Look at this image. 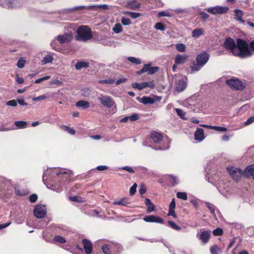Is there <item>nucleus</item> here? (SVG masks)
Returning <instances> with one entry per match:
<instances>
[{
  "mask_svg": "<svg viewBox=\"0 0 254 254\" xmlns=\"http://www.w3.org/2000/svg\"><path fill=\"white\" fill-rule=\"evenodd\" d=\"M254 122V117L249 118L244 123L245 126H248Z\"/></svg>",
  "mask_w": 254,
  "mask_h": 254,
  "instance_id": "51",
  "label": "nucleus"
},
{
  "mask_svg": "<svg viewBox=\"0 0 254 254\" xmlns=\"http://www.w3.org/2000/svg\"><path fill=\"white\" fill-rule=\"evenodd\" d=\"M122 23L123 25H129L131 22L129 19L125 17H123L122 19Z\"/></svg>",
  "mask_w": 254,
  "mask_h": 254,
  "instance_id": "50",
  "label": "nucleus"
},
{
  "mask_svg": "<svg viewBox=\"0 0 254 254\" xmlns=\"http://www.w3.org/2000/svg\"><path fill=\"white\" fill-rule=\"evenodd\" d=\"M243 40L238 39L237 41V45L233 39L230 38H227L224 42V46L226 48L231 50L233 55L238 56L241 58L242 49L239 45V41Z\"/></svg>",
  "mask_w": 254,
  "mask_h": 254,
  "instance_id": "1",
  "label": "nucleus"
},
{
  "mask_svg": "<svg viewBox=\"0 0 254 254\" xmlns=\"http://www.w3.org/2000/svg\"><path fill=\"white\" fill-rule=\"evenodd\" d=\"M223 234V230L221 228H217L213 230V234L214 236H220Z\"/></svg>",
  "mask_w": 254,
  "mask_h": 254,
  "instance_id": "39",
  "label": "nucleus"
},
{
  "mask_svg": "<svg viewBox=\"0 0 254 254\" xmlns=\"http://www.w3.org/2000/svg\"><path fill=\"white\" fill-rule=\"evenodd\" d=\"M159 70L158 66L150 67L148 71L149 74H152L157 72Z\"/></svg>",
  "mask_w": 254,
  "mask_h": 254,
  "instance_id": "41",
  "label": "nucleus"
},
{
  "mask_svg": "<svg viewBox=\"0 0 254 254\" xmlns=\"http://www.w3.org/2000/svg\"><path fill=\"white\" fill-rule=\"evenodd\" d=\"M102 251H103V252L105 254H110V251L109 250L108 246H107V245H105L102 247Z\"/></svg>",
  "mask_w": 254,
  "mask_h": 254,
  "instance_id": "55",
  "label": "nucleus"
},
{
  "mask_svg": "<svg viewBox=\"0 0 254 254\" xmlns=\"http://www.w3.org/2000/svg\"><path fill=\"white\" fill-rule=\"evenodd\" d=\"M210 252L211 254H219L221 251L216 245H214L211 248Z\"/></svg>",
  "mask_w": 254,
  "mask_h": 254,
  "instance_id": "29",
  "label": "nucleus"
},
{
  "mask_svg": "<svg viewBox=\"0 0 254 254\" xmlns=\"http://www.w3.org/2000/svg\"><path fill=\"white\" fill-rule=\"evenodd\" d=\"M54 240L55 241L60 242L61 243H64L65 242V239L60 236H56L54 238Z\"/></svg>",
  "mask_w": 254,
  "mask_h": 254,
  "instance_id": "44",
  "label": "nucleus"
},
{
  "mask_svg": "<svg viewBox=\"0 0 254 254\" xmlns=\"http://www.w3.org/2000/svg\"><path fill=\"white\" fill-rule=\"evenodd\" d=\"M168 223L169 224V225L173 229L176 230H181V228L178 226L175 223H174V222L173 221H168Z\"/></svg>",
  "mask_w": 254,
  "mask_h": 254,
  "instance_id": "36",
  "label": "nucleus"
},
{
  "mask_svg": "<svg viewBox=\"0 0 254 254\" xmlns=\"http://www.w3.org/2000/svg\"><path fill=\"white\" fill-rule=\"evenodd\" d=\"M194 138L196 140L202 141L204 138V130L202 128H198L194 133Z\"/></svg>",
  "mask_w": 254,
  "mask_h": 254,
  "instance_id": "13",
  "label": "nucleus"
},
{
  "mask_svg": "<svg viewBox=\"0 0 254 254\" xmlns=\"http://www.w3.org/2000/svg\"><path fill=\"white\" fill-rule=\"evenodd\" d=\"M177 196L179 198L185 200H187L188 199L187 193L184 192H178L177 194Z\"/></svg>",
  "mask_w": 254,
  "mask_h": 254,
  "instance_id": "32",
  "label": "nucleus"
},
{
  "mask_svg": "<svg viewBox=\"0 0 254 254\" xmlns=\"http://www.w3.org/2000/svg\"><path fill=\"white\" fill-rule=\"evenodd\" d=\"M151 64H145L144 65H143V67L142 68V69H143V71L146 72L147 71H149V68H150L151 67Z\"/></svg>",
  "mask_w": 254,
  "mask_h": 254,
  "instance_id": "58",
  "label": "nucleus"
},
{
  "mask_svg": "<svg viewBox=\"0 0 254 254\" xmlns=\"http://www.w3.org/2000/svg\"><path fill=\"white\" fill-rule=\"evenodd\" d=\"M115 82V80L113 79L108 80H101L99 81V83L102 84H112Z\"/></svg>",
  "mask_w": 254,
  "mask_h": 254,
  "instance_id": "46",
  "label": "nucleus"
},
{
  "mask_svg": "<svg viewBox=\"0 0 254 254\" xmlns=\"http://www.w3.org/2000/svg\"><path fill=\"white\" fill-rule=\"evenodd\" d=\"M187 86V83L186 81L182 79L178 81L176 84V89L178 92H181L183 91Z\"/></svg>",
  "mask_w": 254,
  "mask_h": 254,
  "instance_id": "16",
  "label": "nucleus"
},
{
  "mask_svg": "<svg viewBox=\"0 0 254 254\" xmlns=\"http://www.w3.org/2000/svg\"><path fill=\"white\" fill-rule=\"evenodd\" d=\"M226 83L230 88L236 90H242L245 87V84L237 78L227 80Z\"/></svg>",
  "mask_w": 254,
  "mask_h": 254,
  "instance_id": "6",
  "label": "nucleus"
},
{
  "mask_svg": "<svg viewBox=\"0 0 254 254\" xmlns=\"http://www.w3.org/2000/svg\"><path fill=\"white\" fill-rule=\"evenodd\" d=\"M143 220L146 222H155L162 224L164 222L163 219L158 216L149 215L143 218Z\"/></svg>",
  "mask_w": 254,
  "mask_h": 254,
  "instance_id": "11",
  "label": "nucleus"
},
{
  "mask_svg": "<svg viewBox=\"0 0 254 254\" xmlns=\"http://www.w3.org/2000/svg\"><path fill=\"white\" fill-rule=\"evenodd\" d=\"M209 55L206 53H202L197 56L196 62L199 65L203 66L208 61Z\"/></svg>",
  "mask_w": 254,
  "mask_h": 254,
  "instance_id": "10",
  "label": "nucleus"
},
{
  "mask_svg": "<svg viewBox=\"0 0 254 254\" xmlns=\"http://www.w3.org/2000/svg\"><path fill=\"white\" fill-rule=\"evenodd\" d=\"M72 34L65 33L63 35H58L56 38V40L60 43L63 44L69 42L72 40Z\"/></svg>",
  "mask_w": 254,
  "mask_h": 254,
  "instance_id": "9",
  "label": "nucleus"
},
{
  "mask_svg": "<svg viewBox=\"0 0 254 254\" xmlns=\"http://www.w3.org/2000/svg\"><path fill=\"white\" fill-rule=\"evenodd\" d=\"M244 174L246 177H252L254 180V164L248 166L244 171Z\"/></svg>",
  "mask_w": 254,
  "mask_h": 254,
  "instance_id": "12",
  "label": "nucleus"
},
{
  "mask_svg": "<svg viewBox=\"0 0 254 254\" xmlns=\"http://www.w3.org/2000/svg\"><path fill=\"white\" fill-rule=\"evenodd\" d=\"M137 187L136 184L134 183L130 189V195H133Z\"/></svg>",
  "mask_w": 254,
  "mask_h": 254,
  "instance_id": "52",
  "label": "nucleus"
},
{
  "mask_svg": "<svg viewBox=\"0 0 254 254\" xmlns=\"http://www.w3.org/2000/svg\"><path fill=\"white\" fill-rule=\"evenodd\" d=\"M76 105L78 107H81L83 109H86V108H88L89 107L90 104L87 101L81 100V101H78L76 103Z\"/></svg>",
  "mask_w": 254,
  "mask_h": 254,
  "instance_id": "22",
  "label": "nucleus"
},
{
  "mask_svg": "<svg viewBox=\"0 0 254 254\" xmlns=\"http://www.w3.org/2000/svg\"><path fill=\"white\" fill-rule=\"evenodd\" d=\"M37 195L36 194H33L30 196L29 199L30 202H34L37 199Z\"/></svg>",
  "mask_w": 254,
  "mask_h": 254,
  "instance_id": "56",
  "label": "nucleus"
},
{
  "mask_svg": "<svg viewBox=\"0 0 254 254\" xmlns=\"http://www.w3.org/2000/svg\"><path fill=\"white\" fill-rule=\"evenodd\" d=\"M176 111L179 116L182 119H185V112L180 109H176Z\"/></svg>",
  "mask_w": 254,
  "mask_h": 254,
  "instance_id": "38",
  "label": "nucleus"
},
{
  "mask_svg": "<svg viewBox=\"0 0 254 254\" xmlns=\"http://www.w3.org/2000/svg\"><path fill=\"white\" fill-rule=\"evenodd\" d=\"M150 137L154 142H158L163 139L162 135L160 133L155 131L152 132L151 133Z\"/></svg>",
  "mask_w": 254,
  "mask_h": 254,
  "instance_id": "18",
  "label": "nucleus"
},
{
  "mask_svg": "<svg viewBox=\"0 0 254 254\" xmlns=\"http://www.w3.org/2000/svg\"><path fill=\"white\" fill-rule=\"evenodd\" d=\"M15 125L19 128H24L27 126V122L24 121H16L14 123Z\"/></svg>",
  "mask_w": 254,
  "mask_h": 254,
  "instance_id": "27",
  "label": "nucleus"
},
{
  "mask_svg": "<svg viewBox=\"0 0 254 254\" xmlns=\"http://www.w3.org/2000/svg\"><path fill=\"white\" fill-rule=\"evenodd\" d=\"M76 39L77 41L86 42L92 37L90 29L85 25L80 26L76 31Z\"/></svg>",
  "mask_w": 254,
  "mask_h": 254,
  "instance_id": "2",
  "label": "nucleus"
},
{
  "mask_svg": "<svg viewBox=\"0 0 254 254\" xmlns=\"http://www.w3.org/2000/svg\"><path fill=\"white\" fill-rule=\"evenodd\" d=\"M200 15L201 17L204 20L208 18L209 17L208 14H207L206 13H205L204 12H201L200 13Z\"/></svg>",
  "mask_w": 254,
  "mask_h": 254,
  "instance_id": "63",
  "label": "nucleus"
},
{
  "mask_svg": "<svg viewBox=\"0 0 254 254\" xmlns=\"http://www.w3.org/2000/svg\"><path fill=\"white\" fill-rule=\"evenodd\" d=\"M83 244L85 253L87 254H90L91 253L92 250V246L91 243L89 241L86 239H83Z\"/></svg>",
  "mask_w": 254,
  "mask_h": 254,
  "instance_id": "14",
  "label": "nucleus"
},
{
  "mask_svg": "<svg viewBox=\"0 0 254 254\" xmlns=\"http://www.w3.org/2000/svg\"><path fill=\"white\" fill-rule=\"evenodd\" d=\"M6 105L12 107H16L17 105V101L11 100L6 102Z\"/></svg>",
  "mask_w": 254,
  "mask_h": 254,
  "instance_id": "45",
  "label": "nucleus"
},
{
  "mask_svg": "<svg viewBox=\"0 0 254 254\" xmlns=\"http://www.w3.org/2000/svg\"><path fill=\"white\" fill-rule=\"evenodd\" d=\"M50 76H44L43 77H42V78H40L36 79L35 81V83H36V84H38V83H41V82H42V81H43L44 80H48V79H50Z\"/></svg>",
  "mask_w": 254,
  "mask_h": 254,
  "instance_id": "43",
  "label": "nucleus"
},
{
  "mask_svg": "<svg viewBox=\"0 0 254 254\" xmlns=\"http://www.w3.org/2000/svg\"><path fill=\"white\" fill-rule=\"evenodd\" d=\"M98 99L103 106L109 108H112V112L113 113L116 112L117 105L111 97L101 94L98 97Z\"/></svg>",
  "mask_w": 254,
  "mask_h": 254,
  "instance_id": "4",
  "label": "nucleus"
},
{
  "mask_svg": "<svg viewBox=\"0 0 254 254\" xmlns=\"http://www.w3.org/2000/svg\"><path fill=\"white\" fill-rule=\"evenodd\" d=\"M138 119V116H137V114H133V115H131L129 117V119H130V120L131 121H136Z\"/></svg>",
  "mask_w": 254,
  "mask_h": 254,
  "instance_id": "60",
  "label": "nucleus"
},
{
  "mask_svg": "<svg viewBox=\"0 0 254 254\" xmlns=\"http://www.w3.org/2000/svg\"><path fill=\"white\" fill-rule=\"evenodd\" d=\"M145 204L147 207V211L148 212H152L154 210L155 205L151 202L149 199L146 198L145 199Z\"/></svg>",
  "mask_w": 254,
  "mask_h": 254,
  "instance_id": "21",
  "label": "nucleus"
},
{
  "mask_svg": "<svg viewBox=\"0 0 254 254\" xmlns=\"http://www.w3.org/2000/svg\"><path fill=\"white\" fill-rule=\"evenodd\" d=\"M188 56L186 55H177L175 58V63L176 64H184L187 59Z\"/></svg>",
  "mask_w": 254,
  "mask_h": 254,
  "instance_id": "17",
  "label": "nucleus"
},
{
  "mask_svg": "<svg viewBox=\"0 0 254 254\" xmlns=\"http://www.w3.org/2000/svg\"><path fill=\"white\" fill-rule=\"evenodd\" d=\"M129 16L133 19H135L140 16V13L136 12H129L127 13Z\"/></svg>",
  "mask_w": 254,
  "mask_h": 254,
  "instance_id": "42",
  "label": "nucleus"
},
{
  "mask_svg": "<svg viewBox=\"0 0 254 254\" xmlns=\"http://www.w3.org/2000/svg\"><path fill=\"white\" fill-rule=\"evenodd\" d=\"M47 98V96L45 95L39 96L37 97H33L32 100L34 101H39L41 100H45Z\"/></svg>",
  "mask_w": 254,
  "mask_h": 254,
  "instance_id": "40",
  "label": "nucleus"
},
{
  "mask_svg": "<svg viewBox=\"0 0 254 254\" xmlns=\"http://www.w3.org/2000/svg\"><path fill=\"white\" fill-rule=\"evenodd\" d=\"M127 60L130 62L135 64H140L141 63V61L139 59H137L134 57H128L127 58Z\"/></svg>",
  "mask_w": 254,
  "mask_h": 254,
  "instance_id": "30",
  "label": "nucleus"
},
{
  "mask_svg": "<svg viewBox=\"0 0 254 254\" xmlns=\"http://www.w3.org/2000/svg\"><path fill=\"white\" fill-rule=\"evenodd\" d=\"M176 49L180 52H183L186 51V47L184 44H178L176 45Z\"/></svg>",
  "mask_w": 254,
  "mask_h": 254,
  "instance_id": "31",
  "label": "nucleus"
},
{
  "mask_svg": "<svg viewBox=\"0 0 254 254\" xmlns=\"http://www.w3.org/2000/svg\"><path fill=\"white\" fill-rule=\"evenodd\" d=\"M155 28L157 30H160L161 31H164L165 30V26L161 23L157 22L155 24Z\"/></svg>",
  "mask_w": 254,
  "mask_h": 254,
  "instance_id": "34",
  "label": "nucleus"
},
{
  "mask_svg": "<svg viewBox=\"0 0 254 254\" xmlns=\"http://www.w3.org/2000/svg\"><path fill=\"white\" fill-rule=\"evenodd\" d=\"M142 89L145 88L147 87L153 88L154 87V85L152 82H142L141 83Z\"/></svg>",
  "mask_w": 254,
  "mask_h": 254,
  "instance_id": "37",
  "label": "nucleus"
},
{
  "mask_svg": "<svg viewBox=\"0 0 254 254\" xmlns=\"http://www.w3.org/2000/svg\"><path fill=\"white\" fill-rule=\"evenodd\" d=\"M175 207H176V203H175V199L173 198L170 204L169 209H175Z\"/></svg>",
  "mask_w": 254,
  "mask_h": 254,
  "instance_id": "61",
  "label": "nucleus"
},
{
  "mask_svg": "<svg viewBox=\"0 0 254 254\" xmlns=\"http://www.w3.org/2000/svg\"><path fill=\"white\" fill-rule=\"evenodd\" d=\"M159 16H167L170 17L171 16V14L169 12L166 11H161L158 13Z\"/></svg>",
  "mask_w": 254,
  "mask_h": 254,
  "instance_id": "54",
  "label": "nucleus"
},
{
  "mask_svg": "<svg viewBox=\"0 0 254 254\" xmlns=\"http://www.w3.org/2000/svg\"><path fill=\"white\" fill-rule=\"evenodd\" d=\"M47 210L45 205H37L34 210V214L38 218H42L46 214Z\"/></svg>",
  "mask_w": 254,
  "mask_h": 254,
  "instance_id": "7",
  "label": "nucleus"
},
{
  "mask_svg": "<svg viewBox=\"0 0 254 254\" xmlns=\"http://www.w3.org/2000/svg\"><path fill=\"white\" fill-rule=\"evenodd\" d=\"M206 204L207 207L210 210V212L212 214H214V212H215V208H214V205L211 204H210V203H208V202H206Z\"/></svg>",
  "mask_w": 254,
  "mask_h": 254,
  "instance_id": "49",
  "label": "nucleus"
},
{
  "mask_svg": "<svg viewBox=\"0 0 254 254\" xmlns=\"http://www.w3.org/2000/svg\"><path fill=\"white\" fill-rule=\"evenodd\" d=\"M69 198L71 201H77V202L81 201V200H80L81 198L77 196H70L69 197Z\"/></svg>",
  "mask_w": 254,
  "mask_h": 254,
  "instance_id": "59",
  "label": "nucleus"
},
{
  "mask_svg": "<svg viewBox=\"0 0 254 254\" xmlns=\"http://www.w3.org/2000/svg\"><path fill=\"white\" fill-rule=\"evenodd\" d=\"M25 61L23 60L22 58H20L17 63V66L19 68H22L24 67Z\"/></svg>",
  "mask_w": 254,
  "mask_h": 254,
  "instance_id": "33",
  "label": "nucleus"
},
{
  "mask_svg": "<svg viewBox=\"0 0 254 254\" xmlns=\"http://www.w3.org/2000/svg\"><path fill=\"white\" fill-rule=\"evenodd\" d=\"M88 66V63L84 62H78L75 65L76 69H80L82 68L87 67Z\"/></svg>",
  "mask_w": 254,
  "mask_h": 254,
  "instance_id": "24",
  "label": "nucleus"
},
{
  "mask_svg": "<svg viewBox=\"0 0 254 254\" xmlns=\"http://www.w3.org/2000/svg\"><path fill=\"white\" fill-rule=\"evenodd\" d=\"M122 26L120 23H117L115 26L113 28V31L115 33H119L122 31Z\"/></svg>",
  "mask_w": 254,
  "mask_h": 254,
  "instance_id": "28",
  "label": "nucleus"
},
{
  "mask_svg": "<svg viewBox=\"0 0 254 254\" xmlns=\"http://www.w3.org/2000/svg\"><path fill=\"white\" fill-rule=\"evenodd\" d=\"M53 60L52 57L51 55H47L41 61L42 64H45L48 63H51Z\"/></svg>",
  "mask_w": 254,
  "mask_h": 254,
  "instance_id": "26",
  "label": "nucleus"
},
{
  "mask_svg": "<svg viewBox=\"0 0 254 254\" xmlns=\"http://www.w3.org/2000/svg\"><path fill=\"white\" fill-rule=\"evenodd\" d=\"M132 87L133 88L138 89L139 90L143 89L141 83H133L132 84Z\"/></svg>",
  "mask_w": 254,
  "mask_h": 254,
  "instance_id": "48",
  "label": "nucleus"
},
{
  "mask_svg": "<svg viewBox=\"0 0 254 254\" xmlns=\"http://www.w3.org/2000/svg\"><path fill=\"white\" fill-rule=\"evenodd\" d=\"M17 103H18L20 105L22 106H27L28 105V104L23 99H18L17 100Z\"/></svg>",
  "mask_w": 254,
  "mask_h": 254,
  "instance_id": "64",
  "label": "nucleus"
},
{
  "mask_svg": "<svg viewBox=\"0 0 254 254\" xmlns=\"http://www.w3.org/2000/svg\"><path fill=\"white\" fill-rule=\"evenodd\" d=\"M202 66L198 64H194L191 66V68L193 71H197L200 69Z\"/></svg>",
  "mask_w": 254,
  "mask_h": 254,
  "instance_id": "47",
  "label": "nucleus"
},
{
  "mask_svg": "<svg viewBox=\"0 0 254 254\" xmlns=\"http://www.w3.org/2000/svg\"><path fill=\"white\" fill-rule=\"evenodd\" d=\"M235 15L236 19L241 23H244V20L242 19L243 15V12L240 9H236L235 10Z\"/></svg>",
  "mask_w": 254,
  "mask_h": 254,
  "instance_id": "20",
  "label": "nucleus"
},
{
  "mask_svg": "<svg viewBox=\"0 0 254 254\" xmlns=\"http://www.w3.org/2000/svg\"><path fill=\"white\" fill-rule=\"evenodd\" d=\"M204 33V30L202 28H197L193 30L192 36L193 38H197Z\"/></svg>",
  "mask_w": 254,
  "mask_h": 254,
  "instance_id": "19",
  "label": "nucleus"
},
{
  "mask_svg": "<svg viewBox=\"0 0 254 254\" xmlns=\"http://www.w3.org/2000/svg\"><path fill=\"white\" fill-rule=\"evenodd\" d=\"M120 169L126 170L129 173H134V170H133V169L131 167H129V166L123 167L120 168Z\"/></svg>",
  "mask_w": 254,
  "mask_h": 254,
  "instance_id": "53",
  "label": "nucleus"
},
{
  "mask_svg": "<svg viewBox=\"0 0 254 254\" xmlns=\"http://www.w3.org/2000/svg\"><path fill=\"white\" fill-rule=\"evenodd\" d=\"M127 203L126 199H123V200L119 201L114 202V204H117V205H126L127 204Z\"/></svg>",
  "mask_w": 254,
  "mask_h": 254,
  "instance_id": "57",
  "label": "nucleus"
},
{
  "mask_svg": "<svg viewBox=\"0 0 254 254\" xmlns=\"http://www.w3.org/2000/svg\"><path fill=\"white\" fill-rule=\"evenodd\" d=\"M228 10V8L225 6H216L210 7L207 9V11L212 14L226 13Z\"/></svg>",
  "mask_w": 254,
  "mask_h": 254,
  "instance_id": "8",
  "label": "nucleus"
},
{
  "mask_svg": "<svg viewBox=\"0 0 254 254\" xmlns=\"http://www.w3.org/2000/svg\"><path fill=\"white\" fill-rule=\"evenodd\" d=\"M212 129H214L220 132H225L227 130L226 127L219 126H213Z\"/></svg>",
  "mask_w": 254,
  "mask_h": 254,
  "instance_id": "35",
  "label": "nucleus"
},
{
  "mask_svg": "<svg viewBox=\"0 0 254 254\" xmlns=\"http://www.w3.org/2000/svg\"><path fill=\"white\" fill-rule=\"evenodd\" d=\"M154 99L149 97H143L141 99V102L144 104H152L154 103Z\"/></svg>",
  "mask_w": 254,
  "mask_h": 254,
  "instance_id": "23",
  "label": "nucleus"
},
{
  "mask_svg": "<svg viewBox=\"0 0 254 254\" xmlns=\"http://www.w3.org/2000/svg\"><path fill=\"white\" fill-rule=\"evenodd\" d=\"M242 49L241 58H246L252 56L254 54V41L250 43V45L244 40L239 41Z\"/></svg>",
  "mask_w": 254,
  "mask_h": 254,
  "instance_id": "3",
  "label": "nucleus"
},
{
  "mask_svg": "<svg viewBox=\"0 0 254 254\" xmlns=\"http://www.w3.org/2000/svg\"><path fill=\"white\" fill-rule=\"evenodd\" d=\"M227 170L229 174L235 181L239 180L242 176H244V171L238 168L228 167Z\"/></svg>",
  "mask_w": 254,
  "mask_h": 254,
  "instance_id": "5",
  "label": "nucleus"
},
{
  "mask_svg": "<svg viewBox=\"0 0 254 254\" xmlns=\"http://www.w3.org/2000/svg\"><path fill=\"white\" fill-rule=\"evenodd\" d=\"M60 127L63 130L68 132L70 134L74 135L75 133V130L68 126L62 125L60 126Z\"/></svg>",
  "mask_w": 254,
  "mask_h": 254,
  "instance_id": "25",
  "label": "nucleus"
},
{
  "mask_svg": "<svg viewBox=\"0 0 254 254\" xmlns=\"http://www.w3.org/2000/svg\"><path fill=\"white\" fill-rule=\"evenodd\" d=\"M210 231H206L201 233L199 235V239L202 242L206 243L208 241L210 238Z\"/></svg>",
  "mask_w": 254,
  "mask_h": 254,
  "instance_id": "15",
  "label": "nucleus"
},
{
  "mask_svg": "<svg viewBox=\"0 0 254 254\" xmlns=\"http://www.w3.org/2000/svg\"><path fill=\"white\" fill-rule=\"evenodd\" d=\"M108 168V167L107 166H99L96 168L97 170L98 171H104Z\"/></svg>",
  "mask_w": 254,
  "mask_h": 254,
  "instance_id": "62",
  "label": "nucleus"
}]
</instances>
